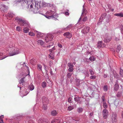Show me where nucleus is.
<instances>
[{
    "instance_id": "f257e3e1",
    "label": "nucleus",
    "mask_w": 123,
    "mask_h": 123,
    "mask_svg": "<svg viewBox=\"0 0 123 123\" xmlns=\"http://www.w3.org/2000/svg\"><path fill=\"white\" fill-rule=\"evenodd\" d=\"M15 19L17 21V23L20 26H24L29 27V25L26 21L18 17H16Z\"/></svg>"
},
{
    "instance_id": "f03ea898",
    "label": "nucleus",
    "mask_w": 123,
    "mask_h": 123,
    "mask_svg": "<svg viewBox=\"0 0 123 123\" xmlns=\"http://www.w3.org/2000/svg\"><path fill=\"white\" fill-rule=\"evenodd\" d=\"M111 118L112 123H116L117 121V116L116 113H112Z\"/></svg>"
},
{
    "instance_id": "7ed1b4c3",
    "label": "nucleus",
    "mask_w": 123,
    "mask_h": 123,
    "mask_svg": "<svg viewBox=\"0 0 123 123\" xmlns=\"http://www.w3.org/2000/svg\"><path fill=\"white\" fill-rule=\"evenodd\" d=\"M32 2V3L30 6V8H33L34 9H38V2L37 1L36 2L35 1H33Z\"/></svg>"
},
{
    "instance_id": "20e7f679",
    "label": "nucleus",
    "mask_w": 123,
    "mask_h": 123,
    "mask_svg": "<svg viewBox=\"0 0 123 123\" xmlns=\"http://www.w3.org/2000/svg\"><path fill=\"white\" fill-rule=\"evenodd\" d=\"M53 36L51 34H49L47 35L45 37V40L46 42H48L52 40L53 38Z\"/></svg>"
},
{
    "instance_id": "39448f33",
    "label": "nucleus",
    "mask_w": 123,
    "mask_h": 123,
    "mask_svg": "<svg viewBox=\"0 0 123 123\" xmlns=\"http://www.w3.org/2000/svg\"><path fill=\"white\" fill-rule=\"evenodd\" d=\"M108 111L106 109H104L103 111V115L104 119H106L108 116Z\"/></svg>"
},
{
    "instance_id": "423d86ee",
    "label": "nucleus",
    "mask_w": 123,
    "mask_h": 123,
    "mask_svg": "<svg viewBox=\"0 0 123 123\" xmlns=\"http://www.w3.org/2000/svg\"><path fill=\"white\" fill-rule=\"evenodd\" d=\"M7 9V7L3 4H0V10L2 12L6 11Z\"/></svg>"
},
{
    "instance_id": "0eeeda50",
    "label": "nucleus",
    "mask_w": 123,
    "mask_h": 123,
    "mask_svg": "<svg viewBox=\"0 0 123 123\" xmlns=\"http://www.w3.org/2000/svg\"><path fill=\"white\" fill-rule=\"evenodd\" d=\"M90 27L88 26H85L82 30V32L84 34H86L90 30Z\"/></svg>"
},
{
    "instance_id": "6e6552de",
    "label": "nucleus",
    "mask_w": 123,
    "mask_h": 123,
    "mask_svg": "<svg viewBox=\"0 0 123 123\" xmlns=\"http://www.w3.org/2000/svg\"><path fill=\"white\" fill-rule=\"evenodd\" d=\"M47 14H48L49 15H50L48 17L47 16H46L45 17L47 18H50L52 17H53L54 16V11H52L50 10L47 12Z\"/></svg>"
},
{
    "instance_id": "1a4fd4ad",
    "label": "nucleus",
    "mask_w": 123,
    "mask_h": 123,
    "mask_svg": "<svg viewBox=\"0 0 123 123\" xmlns=\"http://www.w3.org/2000/svg\"><path fill=\"white\" fill-rule=\"evenodd\" d=\"M82 99H83V98H81L80 97H76L74 98L75 100L79 104H82V102L83 100Z\"/></svg>"
},
{
    "instance_id": "9d476101",
    "label": "nucleus",
    "mask_w": 123,
    "mask_h": 123,
    "mask_svg": "<svg viewBox=\"0 0 123 123\" xmlns=\"http://www.w3.org/2000/svg\"><path fill=\"white\" fill-rule=\"evenodd\" d=\"M12 49V52L11 54H18L20 53V51L19 49L17 48H15Z\"/></svg>"
},
{
    "instance_id": "9b49d317",
    "label": "nucleus",
    "mask_w": 123,
    "mask_h": 123,
    "mask_svg": "<svg viewBox=\"0 0 123 123\" xmlns=\"http://www.w3.org/2000/svg\"><path fill=\"white\" fill-rule=\"evenodd\" d=\"M42 100L43 104H47L49 103L48 99L45 96L43 97Z\"/></svg>"
},
{
    "instance_id": "f8f14e48",
    "label": "nucleus",
    "mask_w": 123,
    "mask_h": 123,
    "mask_svg": "<svg viewBox=\"0 0 123 123\" xmlns=\"http://www.w3.org/2000/svg\"><path fill=\"white\" fill-rule=\"evenodd\" d=\"M63 35L67 38H70L72 36L71 34L68 32H65L63 34Z\"/></svg>"
},
{
    "instance_id": "ddd939ff",
    "label": "nucleus",
    "mask_w": 123,
    "mask_h": 123,
    "mask_svg": "<svg viewBox=\"0 0 123 123\" xmlns=\"http://www.w3.org/2000/svg\"><path fill=\"white\" fill-rule=\"evenodd\" d=\"M118 80H116L115 82L114 85V89L115 90L117 91L119 85L118 84Z\"/></svg>"
},
{
    "instance_id": "4468645a",
    "label": "nucleus",
    "mask_w": 123,
    "mask_h": 123,
    "mask_svg": "<svg viewBox=\"0 0 123 123\" xmlns=\"http://www.w3.org/2000/svg\"><path fill=\"white\" fill-rule=\"evenodd\" d=\"M39 123H48V121L46 119H40L38 120Z\"/></svg>"
},
{
    "instance_id": "2eb2a0df",
    "label": "nucleus",
    "mask_w": 123,
    "mask_h": 123,
    "mask_svg": "<svg viewBox=\"0 0 123 123\" xmlns=\"http://www.w3.org/2000/svg\"><path fill=\"white\" fill-rule=\"evenodd\" d=\"M87 12V11L86 9H85L84 8H83V12L82 13V15L80 17L79 19V20H80L82 18L83 16L85 15Z\"/></svg>"
},
{
    "instance_id": "dca6fc26",
    "label": "nucleus",
    "mask_w": 123,
    "mask_h": 123,
    "mask_svg": "<svg viewBox=\"0 0 123 123\" xmlns=\"http://www.w3.org/2000/svg\"><path fill=\"white\" fill-rule=\"evenodd\" d=\"M102 41H100L98 42L97 46L99 48H101V47H103L105 46V45H103V43H102Z\"/></svg>"
},
{
    "instance_id": "f3484780",
    "label": "nucleus",
    "mask_w": 123,
    "mask_h": 123,
    "mask_svg": "<svg viewBox=\"0 0 123 123\" xmlns=\"http://www.w3.org/2000/svg\"><path fill=\"white\" fill-rule=\"evenodd\" d=\"M3 54H0V60H2L3 59H4L5 58H6L7 57L9 56H12L14 55H15L16 54H9V55H8L7 56H3V57H2V55Z\"/></svg>"
},
{
    "instance_id": "a211bd4d",
    "label": "nucleus",
    "mask_w": 123,
    "mask_h": 123,
    "mask_svg": "<svg viewBox=\"0 0 123 123\" xmlns=\"http://www.w3.org/2000/svg\"><path fill=\"white\" fill-rule=\"evenodd\" d=\"M51 114L52 116H55L57 115L58 112L56 111L53 110L51 111Z\"/></svg>"
},
{
    "instance_id": "6ab92c4d",
    "label": "nucleus",
    "mask_w": 123,
    "mask_h": 123,
    "mask_svg": "<svg viewBox=\"0 0 123 123\" xmlns=\"http://www.w3.org/2000/svg\"><path fill=\"white\" fill-rule=\"evenodd\" d=\"M114 15L118 17H123V13H115L114 14Z\"/></svg>"
},
{
    "instance_id": "aec40b11",
    "label": "nucleus",
    "mask_w": 123,
    "mask_h": 123,
    "mask_svg": "<svg viewBox=\"0 0 123 123\" xmlns=\"http://www.w3.org/2000/svg\"><path fill=\"white\" fill-rule=\"evenodd\" d=\"M113 74L114 75V77L115 78L117 79V80H118L119 79V75L116 73V72H115V73H114V72Z\"/></svg>"
},
{
    "instance_id": "412c9836",
    "label": "nucleus",
    "mask_w": 123,
    "mask_h": 123,
    "mask_svg": "<svg viewBox=\"0 0 123 123\" xmlns=\"http://www.w3.org/2000/svg\"><path fill=\"white\" fill-rule=\"evenodd\" d=\"M122 91H119L116 94L117 96L118 97H121L122 95Z\"/></svg>"
},
{
    "instance_id": "4be33fe9",
    "label": "nucleus",
    "mask_w": 123,
    "mask_h": 123,
    "mask_svg": "<svg viewBox=\"0 0 123 123\" xmlns=\"http://www.w3.org/2000/svg\"><path fill=\"white\" fill-rule=\"evenodd\" d=\"M29 29L27 27H25L23 29V32L25 33H27L29 32Z\"/></svg>"
},
{
    "instance_id": "5701e85b",
    "label": "nucleus",
    "mask_w": 123,
    "mask_h": 123,
    "mask_svg": "<svg viewBox=\"0 0 123 123\" xmlns=\"http://www.w3.org/2000/svg\"><path fill=\"white\" fill-rule=\"evenodd\" d=\"M83 111V109L81 107H79L77 110V111L79 113L82 112Z\"/></svg>"
},
{
    "instance_id": "b1692460",
    "label": "nucleus",
    "mask_w": 123,
    "mask_h": 123,
    "mask_svg": "<svg viewBox=\"0 0 123 123\" xmlns=\"http://www.w3.org/2000/svg\"><path fill=\"white\" fill-rule=\"evenodd\" d=\"M29 89L31 91H32L34 89V86L33 84L31 83L30 85L29 86Z\"/></svg>"
},
{
    "instance_id": "393cba45",
    "label": "nucleus",
    "mask_w": 123,
    "mask_h": 123,
    "mask_svg": "<svg viewBox=\"0 0 123 123\" xmlns=\"http://www.w3.org/2000/svg\"><path fill=\"white\" fill-rule=\"evenodd\" d=\"M16 30L18 32L22 31V28L19 26H17L16 28Z\"/></svg>"
},
{
    "instance_id": "a878e982",
    "label": "nucleus",
    "mask_w": 123,
    "mask_h": 123,
    "mask_svg": "<svg viewBox=\"0 0 123 123\" xmlns=\"http://www.w3.org/2000/svg\"><path fill=\"white\" fill-rule=\"evenodd\" d=\"M84 16H83V17L80 20H79V21H80V20L82 19V21L83 22H85L86 21L87 19V18H88V17H87V16H85L84 17Z\"/></svg>"
},
{
    "instance_id": "bb28decb",
    "label": "nucleus",
    "mask_w": 123,
    "mask_h": 123,
    "mask_svg": "<svg viewBox=\"0 0 123 123\" xmlns=\"http://www.w3.org/2000/svg\"><path fill=\"white\" fill-rule=\"evenodd\" d=\"M25 77H24L23 78H22L19 81V83L20 84L21 83H23L24 82V79Z\"/></svg>"
},
{
    "instance_id": "cd10ccee",
    "label": "nucleus",
    "mask_w": 123,
    "mask_h": 123,
    "mask_svg": "<svg viewBox=\"0 0 123 123\" xmlns=\"http://www.w3.org/2000/svg\"><path fill=\"white\" fill-rule=\"evenodd\" d=\"M37 42L38 44H40L41 45H42L44 43L41 40H39L37 41Z\"/></svg>"
},
{
    "instance_id": "c85d7f7f",
    "label": "nucleus",
    "mask_w": 123,
    "mask_h": 123,
    "mask_svg": "<svg viewBox=\"0 0 123 123\" xmlns=\"http://www.w3.org/2000/svg\"><path fill=\"white\" fill-rule=\"evenodd\" d=\"M72 73H68L67 75V78L68 79H70L72 75Z\"/></svg>"
},
{
    "instance_id": "c756f323",
    "label": "nucleus",
    "mask_w": 123,
    "mask_h": 123,
    "mask_svg": "<svg viewBox=\"0 0 123 123\" xmlns=\"http://www.w3.org/2000/svg\"><path fill=\"white\" fill-rule=\"evenodd\" d=\"M30 62L32 65H34L35 64V60L34 59H32L30 60Z\"/></svg>"
},
{
    "instance_id": "7c9ffc66",
    "label": "nucleus",
    "mask_w": 123,
    "mask_h": 123,
    "mask_svg": "<svg viewBox=\"0 0 123 123\" xmlns=\"http://www.w3.org/2000/svg\"><path fill=\"white\" fill-rule=\"evenodd\" d=\"M121 47L120 45H119L117 46V49L116 50V52L117 53H118L119 52L120 50L121 49Z\"/></svg>"
},
{
    "instance_id": "2f4dec72",
    "label": "nucleus",
    "mask_w": 123,
    "mask_h": 123,
    "mask_svg": "<svg viewBox=\"0 0 123 123\" xmlns=\"http://www.w3.org/2000/svg\"><path fill=\"white\" fill-rule=\"evenodd\" d=\"M8 15L10 17L12 18L14 16V15L12 13H8Z\"/></svg>"
},
{
    "instance_id": "473e14b6",
    "label": "nucleus",
    "mask_w": 123,
    "mask_h": 123,
    "mask_svg": "<svg viewBox=\"0 0 123 123\" xmlns=\"http://www.w3.org/2000/svg\"><path fill=\"white\" fill-rule=\"evenodd\" d=\"M54 54H49V57L52 59H54Z\"/></svg>"
},
{
    "instance_id": "72a5a7b5",
    "label": "nucleus",
    "mask_w": 123,
    "mask_h": 123,
    "mask_svg": "<svg viewBox=\"0 0 123 123\" xmlns=\"http://www.w3.org/2000/svg\"><path fill=\"white\" fill-rule=\"evenodd\" d=\"M74 108L73 106H70L68 107V110L69 111H70L73 109Z\"/></svg>"
},
{
    "instance_id": "f704fd0d",
    "label": "nucleus",
    "mask_w": 123,
    "mask_h": 123,
    "mask_svg": "<svg viewBox=\"0 0 123 123\" xmlns=\"http://www.w3.org/2000/svg\"><path fill=\"white\" fill-rule=\"evenodd\" d=\"M119 74L121 75V77H123V70L121 68L120 69Z\"/></svg>"
},
{
    "instance_id": "c9c22d12",
    "label": "nucleus",
    "mask_w": 123,
    "mask_h": 123,
    "mask_svg": "<svg viewBox=\"0 0 123 123\" xmlns=\"http://www.w3.org/2000/svg\"><path fill=\"white\" fill-rule=\"evenodd\" d=\"M103 90L105 91H107V85H105L103 88Z\"/></svg>"
},
{
    "instance_id": "e433bc0d",
    "label": "nucleus",
    "mask_w": 123,
    "mask_h": 123,
    "mask_svg": "<svg viewBox=\"0 0 123 123\" xmlns=\"http://www.w3.org/2000/svg\"><path fill=\"white\" fill-rule=\"evenodd\" d=\"M22 117L21 116H18L15 119V120H17V121H18Z\"/></svg>"
},
{
    "instance_id": "4c0bfd02",
    "label": "nucleus",
    "mask_w": 123,
    "mask_h": 123,
    "mask_svg": "<svg viewBox=\"0 0 123 123\" xmlns=\"http://www.w3.org/2000/svg\"><path fill=\"white\" fill-rule=\"evenodd\" d=\"M47 84L45 82H43L42 83V86L43 88L45 87L46 86Z\"/></svg>"
},
{
    "instance_id": "58836bf2",
    "label": "nucleus",
    "mask_w": 123,
    "mask_h": 123,
    "mask_svg": "<svg viewBox=\"0 0 123 123\" xmlns=\"http://www.w3.org/2000/svg\"><path fill=\"white\" fill-rule=\"evenodd\" d=\"M26 123H34L32 120H27L26 121Z\"/></svg>"
},
{
    "instance_id": "ea45409f",
    "label": "nucleus",
    "mask_w": 123,
    "mask_h": 123,
    "mask_svg": "<svg viewBox=\"0 0 123 123\" xmlns=\"http://www.w3.org/2000/svg\"><path fill=\"white\" fill-rule=\"evenodd\" d=\"M89 71L91 75H93L94 74V72L92 69H89Z\"/></svg>"
},
{
    "instance_id": "a19ab883",
    "label": "nucleus",
    "mask_w": 123,
    "mask_h": 123,
    "mask_svg": "<svg viewBox=\"0 0 123 123\" xmlns=\"http://www.w3.org/2000/svg\"><path fill=\"white\" fill-rule=\"evenodd\" d=\"M74 70L73 68H70L68 69V71L69 72L71 73Z\"/></svg>"
},
{
    "instance_id": "79ce46f5",
    "label": "nucleus",
    "mask_w": 123,
    "mask_h": 123,
    "mask_svg": "<svg viewBox=\"0 0 123 123\" xmlns=\"http://www.w3.org/2000/svg\"><path fill=\"white\" fill-rule=\"evenodd\" d=\"M96 75H92L90 77V78L91 79L94 80L96 78Z\"/></svg>"
},
{
    "instance_id": "37998d69",
    "label": "nucleus",
    "mask_w": 123,
    "mask_h": 123,
    "mask_svg": "<svg viewBox=\"0 0 123 123\" xmlns=\"http://www.w3.org/2000/svg\"><path fill=\"white\" fill-rule=\"evenodd\" d=\"M68 66L69 68H73L74 67L73 64L71 63H68Z\"/></svg>"
},
{
    "instance_id": "c03bdc74",
    "label": "nucleus",
    "mask_w": 123,
    "mask_h": 123,
    "mask_svg": "<svg viewBox=\"0 0 123 123\" xmlns=\"http://www.w3.org/2000/svg\"><path fill=\"white\" fill-rule=\"evenodd\" d=\"M38 69L39 70H42V67L41 65L38 64L37 65Z\"/></svg>"
},
{
    "instance_id": "a18cd8bd",
    "label": "nucleus",
    "mask_w": 123,
    "mask_h": 123,
    "mask_svg": "<svg viewBox=\"0 0 123 123\" xmlns=\"http://www.w3.org/2000/svg\"><path fill=\"white\" fill-rule=\"evenodd\" d=\"M89 59L90 61H94L95 59V58L94 56H92L90 57Z\"/></svg>"
},
{
    "instance_id": "49530a36",
    "label": "nucleus",
    "mask_w": 123,
    "mask_h": 123,
    "mask_svg": "<svg viewBox=\"0 0 123 123\" xmlns=\"http://www.w3.org/2000/svg\"><path fill=\"white\" fill-rule=\"evenodd\" d=\"M47 104H43V108L45 110H46L47 108Z\"/></svg>"
},
{
    "instance_id": "de8ad7c7",
    "label": "nucleus",
    "mask_w": 123,
    "mask_h": 123,
    "mask_svg": "<svg viewBox=\"0 0 123 123\" xmlns=\"http://www.w3.org/2000/svg\"><path fill=\"white\" fill-rule=\"evenodd\" d=\"M28 34L30 36H34L35 35V34L32 32H29L28 33Z\"/></svg>"
},
{
    "instance_id": "09e8293b",
    "label": "nucleus",
    "mask_w": 123,
    "mask_h": 123,
    "mask_svg": "<svg viewBox=\"0 0 123 123\" xmlns=\"http://www.w3.org/2000/svg\"><path fill=\"white\" fill-rule=\"evenodd\" d=\"M111 37H110L109 39H108L107 38L106 39V40H104V41L105 42H110L111 40Z\"/></svg>"
},
{
    "instance_id": "8fccbe9b",
    "label": "nucleus",
    "mask_w": 123,
    "mask_h": 123,
    "mask_svg": "<svg viewBox=\"0 0 123 123\" xmlns=\"http://www.w3.org/2000/svg\"><path fill=\"white\" fill-rule=\"evenodd\" d=\"M44 69L45 70V72H46V74L48 75V71L46 70L47 66L45 65H44Z\"/></svg>"
},
{
    "instance_id": "3c124183",
    "label": "nucleus",
    "mask_w": 123,
    "mask_h": 123,
    "mask_svg": "<svg viewBox=\"0 0 123 123\" xmlns=\"http://www.w3.org/2000/svg\"><path fill=\"white\" fill-rule=\"evenodd\" d=\"M72 98H69L68 99V101L69 103H71L72 102Z\"/></svg>"
},
{
    "instance_id": "603ef678",
    "label": "nucleus",
    "mask_w": 123,
    "mask_h": 123,
    "mask_svg": "<svg viewBox=\"0 0 123 123\" xmlns=\"http://www.w3.org/2000/svg\"><path fill=\"white\" fill-rule=\"evenodd\" d=\"M103 106L104 108H105V109L107 108V105L106 104V103H104L103 104Z\"/></svg>"
},
{
    "instance_id": "864d4df0",
    "label": "nucleus",
    "mask_w": 123,
    "mask_h": 123,
    "mask_svg": "<svg viewBox=\"0 0 123 123\" xmlns=\"http://www.w3.org/2000/svg\"><path fill=\"white\" fill-rule=\"evenodd\" d=\"M69 11L68 10L66 12H65V14L66 15H69V13L68 12Z\"/></svg>"
},
{
    "instance_id": "5fc2aeb1",
    "label": "nucleus",
    "mask_w": 123,
    "mask_h": 123,
    "mask_svg": "<svg viewBox=\"0 0 123 123\" xmlns=\"http://www.w3.org/2000/svg\"><path fill=\"white\" fill-rule=\"evenodd\" d=\"M49 45L48 46V47H49L51 46H52L53 44V43L52 42H50L49 43Z\"/></svg>"
},
{
    "instance_id": "6e6d98bb",
    "label": "nucleus",
    "mask_w": 123,
    "mask_h": 123,
    "mask_svg": "<svg viewBox=\"0 0 123 123\" xmlns=\"http://www.w3.org/2000/svg\"><path fill=\"white\" fill-rule=\"evenodd\" d=\"M55 49V47H54L52 49H49V51L51 53L52 52V51H53V50H54Z\"/></svg>"
},
{
    "instance_id": "4d7b16f0",
    "label": "nucleus",
    "mask_w": 123,
    "mask_h": 123,
    "mask_svg": "<svg viewBox=\"0 0 123 123\" xmlns=\"http://www.w3.org/2000/svg\"><path fill=\"white\" fill-rule=\"evenodd\" d=\"M84 73L86 75H89L88 72L87 71H85Z\"/></svg>"
},
{
    "instance_id": "13d9d810",
    "label": "nucleus",
    "mask_w": 123,
    "mask_h": 123,
    "mask_svg": "<svg viewBox=\"0 0 123 123\" xmlns=\"http://www.w3.org/2000/svg\"><path fill=\"white\" fill-rule=\"evenodd\" d=\"M108 76H109L108 74H104L103 76V77H104V78H107Z\"/></svg>"
},
{
    "instance_id": "bf43d9fd",
    "label": "nucleus",
    "mask_w": 123,
    "mask_h": 123,
    "mask_svg": "<svg viewBox=\"0 0 123 123\" xmlns=\"http://www.w3.org/2000/svg\"><path fill=\"white\" fill-rule=\"evenodd\" d=\"M57 121V119H55L53 120H52V121L51 122V123H56Z\"/></svg>"
},
{
    "instance_id": "052dcab7",
    "label": "nucleus",
    "mask_w": 123,
    "mask_h": 123,
    "mask_svg": "<svg viewBox=\"0 0 123 123\" xmlns=\"http://www.w3.org/2000/svg\"><path fill=\"white\" fill-rule=\"evenodd\" d=\"M119 56L120 58H123V54H119Z\"/></svg>"
},
{
    "instance_id": "680f3d73",
    "label": "nucleus",
    "mask_w": 123,
    "mask_h": 123,
    "mask_svg": "<svg viewBox=\"0 0 123 123\" xmlns=\"http://www.w3.org/2000/svg\"><path fill=\"white\" fill-rule=\"evenodd\" d=\"M0 123H4L2 119H0Z\"/></svg>"
},
{
    "instance_id": "e2e57ef3",
    "label": "nucleus",
    "mask_w": 123,
    "mask_h": 123,
    "mask_svg": "<svg viewBox=\"0 0 123 123\" xmlns=\"http://www.w3.org/2000/svg\"><path fill=\"white\" fill-rule=\"evenodd\" d=\"M59 47L60 48H62V45L61 44H59L58 45Z\"/></svg>"
},
{
    "instance_id": "0e129e2a",
    "label": "nucleus",
    "mask_w": 123,
    "mask_h": 123,
    "mask_svg": "<svg viewBox=\"0 0 123 123\" xmlns=\"http://www.w3.org/2000/svg\"><path fill=\"white\" fill-rule=\"evenodd\" d=\"M115 40L116 41H117L119 40V38L117 37H116L115 38Z\"/></svg>"
},
{
    "instance_id": "69168bd1",
    "label": "nucleus",
    "mask_w": 123,
    "mask_h": 123,
    "mask_svg": "<svg viewBox=\"0 0 123 123\" xmlns=\"http://www.w3.org/2000/svg\"><path fill=\"white\" fill-rule=\"evenodd\" d=\"M93 114V112H91L90 113V117H91H91L92 116Z\"/></svg>"
},
{
    "instance_id": "338daca9",
    "label": "nucleus",
    "mask_w": 123,
    "mask_h": 123,
    "mask_svg": "<svg viewBox=\"0 0 123 123\" xmlns=\"http://www.w3.org/2000/svg\"><path fill=\"white\" fill-rule=\"evenodd\" d=\"M25 66L28 69V72H29L28 75H29V74H30V71H29V68H28V66H26V65H25Z\"/></svg>"
},
{
    "instance_id": "774afa93",
    "label": "nucleus",
    "mask_w": 123,
    "mask_h": 123,
    "mask_svg": "<svg viewBox=\"0 0 123 123\" xmlns=\"http://www.w3.org/2000/svg\"><path fill=\"white\" fill-rule=\"evenodd\" d=\"M121 30L122 33L123 34V28H121Z\"/></svg>"
}]
</instances>
